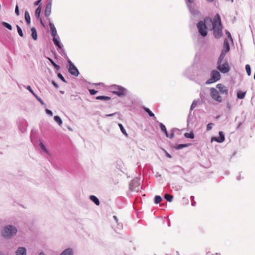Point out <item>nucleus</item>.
I'll list each match as a JSON object with an SVG mask.
<instances>
[{
    "label": "nucleus",
    "mask_w": 255,
    "mask_h": 255,
    "mask_svg": "<svg viewBox=\"0 0 255 255\" xmlns=\"http://www.w3.org/2000/svg\"><path fill=\"white\" fill-rule=\"evenodd\" d=\"M17 232V229L14 226L7 225L5 226L1 231L2 237L6 239H10L14 237Z\"/></svg>",
    "instance_id": "obj_2"
},
{
    "label": "nucleus",
    "mask_w": 255,
    "mask_h": 255,
    "mask_svg": "<svg viewBox=\"0 0 255 255\" xmlns=\"http://www.w3.org/2000/svg\"><path fill=\"white\" fill-rule=\"evenodd\" d=\"M40 23L42 25H43V26H45L44 24V23L42 21V19H40Z\"/></svg>",
    "instance_id": "obj_52"
},
{
    "label": "nucleus",
    "mask_w": 255,
    "mask_h": 255,
    "mask_svg": "<svg viewBox=\"0 0 255 255\" xmlns=\"http://www.w3.org/2000/svg\"><path fill=\"white\" fill-rule=\"evenodd\" d=\"M39 255H46L43 252H40L39 254Z\"/></svg>",
    "instance_id": "obj_53"
},
{
    "label": "nucleus",
    "mask_w": 255,
    "mask_h": 255,
    "mask_svg": "<svg viewBox=\"0 0 255 255\" xmlns=\"http://www.w3.org/2000/svg\"><path fill=\"white\" fill-rule=\"evenodd\" d=\"M209 2H212L214 0H207Z\"/></svg>",
    "instance_id": "obj_57"
},
{
    "label": "nucleus",
    "mask_w": 255,
    "mask_h": 255,
    "mask_svg": "<svg viewBox=\"0 0 255 255\" xmlns=\"http://www.w3.org/2000/svg\"><path fill=\"white\" fill-rule=\"evenodd\" d=\"M226 34H227V35L229 39H230L231 40H232V36H231V33H230V32H229V31H226Z\"/></svg>",
    "instance_id": "obj_44"
},
{
    "label": "nucleus",
    "mask_w": 255,
    "mask_h": 255,
    "mask_svg": "<svg viewBox=\"0 0 255 255\" xmlns=\"http://www.w3.org/2000/svg\"><path fill=\"white\" fill-rule=\"evenodd\" d=\"M60 255H74L73 251L71 248H67L62 251Z\"/></svg>",
    "instance_id": "obj_16"
},
{
    "label": "nucleus",
    "mask_w": 255,
    "mask_h": 255,
    "mask_svg": "<svg viewBox=\"0 0 255 255\" xmlns=\"http://www.w3.org/2000/svg\"><path fill=\"white\" fill-rule=\"evenodd\" d=\"M51 64H55L51 60Z\"/></svg>",
    "instance_id": "obj_59"
},
{
    "label": "nucleus",
    "mask_w": 255,
    "mask_h": 255,
    "mask_svg": "<svg viewBox=\"0 0 255 255\" xmlns=\"http://www.w3.org/2000/svg\"><path fill=\"white\" fill-rule=\"evenodd\" d=\"M246 70L249 76L251 75V69L250 65H246Z\"/></svg>",
    "instance_id": "obj_31"
},
{
    "label": "nucleus",
    "mask_w": 255,
    "mask_h": 255,
    "mask_svg": "<svg viewBox=\"0 0 255 255\" xmlns=\"http://www.w3.org/2000/svg\"><path fill=\"white\" fill-rule=\"evenodd\" d=\"M26 89L31 93L33 94V95H35L36 94H35V93L33 92V91L32 90V89H31V87L30 86H27L26 87Z\"/></svg>",
    "instance_id": "obj_40"
},
{
    "label": "nucleus",
    "mask_w": 255,
    "mask_h": 255,
    "mask_svg": "<svg viewBox=\"0 0 255 255\" xmlns=\"http://www.w3.org/2000/svg\"><path fill=\"white\" fill-rule=\"evenodd\" d=\"M89 91L90 94L91 95H95L98 92L97 91H96L94 89H90Z\"/></svg>",
    "instance_id": "obj_41"
},
{
    "label": "nucleus",
    "mask_w": 255,
    "mask_h": 255,
    "mask_svg": "<svg viewBox=\"0 0 255 255\" xmlns=\"http://www.w3.org/2000/svg\"><path fill=\"white\" fill-rule=\"evenodd\" d=\"M31 36L34 40L37 39V34L36 29L34 27L31 28Z\"/></svg>",
    "instance_id": "obj_18"
},
{
    "label": "nucleus",
    "mask_w": 255,
    "mask_h": 255,
    "mask_svg": "<svg viewBox=\"0 0 255 255\" xmlns=\"http://www.w3.org/2000/svg\"><path fill=\"white\" fill-rule=\"evenodd\" d=\"M217 69L223 73H227L230 70L229 65H218Z\"/></svg>",
    "instance_id": "obj_12"
},
{
    "label": "nucleus",
    "mask_w": 255,
    "mask_h": 255,
    "mask_svg": "<svg viewBox=\"0 0 255 255\" xmlns=\"http://www.w3.org/2000/svg\"><path fill=\"white\" fill-rule=\"evenodd\" d=\"M210 95L213 99L215 101L221 103L222 101V98L219 95V92L215 88H210Z\"/></svg>",
    "instance_id": "obj_8"
},
{
    "label": "nucleus",
    "mask_w": 255,
    "mask_h": 255,
    "mask_svg": "<svg viewBox=\"0 0 255 255\" xmlns=\"http://www.w3.org/2000/svg\"><path fill=\"white\" fill-rule=\"evenodd\" d=\"M41 10V5H39L38 7L36 8L35 12V17L39 19L40 18V14Z\"/></svg>",
    "instance_id": "obj_20"
},
{
    "label": "nucleus",
    "mask_w": 255,
    "mask_h": 255,
    "mask_svg": "<svg viewBox=\"0 0 255 255\" xmlns=\"http://www.w3.org/2000/svg\"><path fill=\"white\" fill-rule=\"evenodd\" d=\"M52 84L53 85V86L56 88H58V84L54 81H52Z\"/></svg>",
    "instance_id": "obj_49"
},
{
    "label": "nucleus",
    "mask_w": 255,
    "mask_h": 255,
    "mask_svg": "<svg viewBox=\"0 0 255 255\" xmlns=\"http://www.w3.org/2000/svg\"><path fill=\"white\" fill-rule=\"evenodd\" d=\"M197 27L199 33L202 36L205 37L207 35V27L204 21H200L197 24Z\"/></svg>",
    "instance_id": "obj_6"
},
{
    "label": "nucleus",
    "mask_w": 255,
    "mask_h": 255,
    "mask_svg": "<svg viewBox=\"0 0 255 255\" xmlns=\"http://www.w3.org/2000/svg\"><path fill=\"white\" fill-rule=\"evenodd\" d=\"M96 100L109 101L111 99V97L105 96H99L96 97Z\"/></svg>",
    "instance_id": "obj_22"
},
{
    "label": "nucleus",
    "mask_w": 255,
    "mask_h": 255,
    "mask_svg": "<svg viewBox=\"0 0 255 255\" xmlns=\"http://www.w3.org/2000/svg\"><path fill=\"white\" fill-rule=\"evenodd\" d=\"M90 200L93 201L96 205H100V201L98 199L97 197H96L94 195H91L90 196Z\"/></svg>",
    "instance_id": "obj_19"
},
{
    "label": "nucleus",
    "mask_w": 255,
    "mask_h": 255,
    "mask_svg": "<svg viewBox=\"0 0 255 255\" xmlns=\"http://www.w3.org/2000/svg\"><path fill=\"white\" fill-rule=\"evenodd\" d=\"M184 136L186 138H189L193 139L194 137V135L192 132H191L190 133L186 132L184 134Z\"/></svg>",
    "instance_id": "obj_28"
},
{
    "label": "nucleus",
    "mask_w": 255,
    "mask_h": 255,
    "mask_svg": "<svg viewBox=\"0 0 255 255\" xmlns=\"http://www.w3.org/2000/svg\"><path fill=\"white\" fill-rule=\"evenodd\" d=\"M229 43L227 39H225L224 41L223 48L222 51V53L220 55V56L219 57V59L218 60V64H221V63L222 62V60L224 58L225 55L229 51Z\"/></svg>",
    "instance_id": "obj_7"
},
{
    "label": "nucleus",
    "mask_w": 255,
    "mask_h": 255,
    "mask_svg": "<svg viewBox=\"0 0 255 255\" xmlns=\"http://www.w3.org/2000/svg\"><path fill=\"white\" fill-rule=\"evenodd\" d=\"M119 126L120 128V129H121L122 132L124 134H125V135L128 136V133H127L125 129L124 128L123 126L122 125V124H119Z\"/></svg>",
    "instance_id": "obj_29"
},
{
    "label": "nucleus",
    "mask_w": 255,
    "mask_h": 255,
    "mask_svg": "<svg viewBox=\"0 0 255 255\" xmlns=\"http://www.w3.org/2000/svg\"><path fill=\"white\" fill-rule=\"evenodd\" d=\"M213 140H215L218 142L221 143L224 141L225 135L223 131L219 132V136L218 137H214Z\"/></svg>",
    "instance_id": "obj_13"
},
{
    "label": "nucleus",
    "mask_w": 255,
    "mask_h": 255,
    "mask_svg": "<svg viewBox=\"0 0 255 255\" xmlns=\"http://www.w3.org/2000/svg\"><path fill=\"white\" fill-rule=\"evenodd\" d=\"M34 97L41 104V105L45 106V104L44 103V102L42 101V100L39 97H38L36 94L35 95H34Z\"/></svg>",
    "instance_id": "obj_36"
},
{
    "label": "nucleus",
    "mask_w": 255,
    "mask_h": 255,
    "mask_svg": "<svg viewBox=\"0 0 255 255\" xmlns=\"http://www.w3.org/2000/svg\"><path fill=\"white\" fill-rule=\"evenodd\" d=\"M162 201V198L160 196L156 195L154 198V203L158 204Z\"/></svg>",
    "instance_id": "obj_30"
},
{
    "label": "nucleus",
    "mask_w": 255,
    "mask_h": 255,
    "mask_svg": "<svg viewBox=\"0 0 255 255\" xmlns=\"http://www.w3.org/2000/svg\"><path fill=\"white\" fill-rule=\"evenodd\" d=\"M51 3H48L45 7V10H44V14L45 16L46 17H49L51 13Z\"/></svg>",
    "instance_id": "obj_15"
},
{
    "label": "nucleus",
    "mask_w": 255,
    "mask_h": 255,
    "mask_svg": "<svg viewBox=\"0 0 255 255\" xmlns=\"http://www.w3.org/2000/svg\"><path fill=\"white\" fill-rule=\"evenodd\" d=\"M2 25L5 26V27H6L7 28H8L9 30H11L12 29V27L8 23L6 22H2Z\"/></svg>",
    "instance_id": "obj_35"
},
{
    "label": "nucleus",
    "mask_w": 255,
    "mask_h": 255,
    "mask_svg": "<svg viewBox=\"0 0 255 255\" xmlns=\"http://www.w3.org/2000/svg\"><path fill=\"white\" fill-rule=\"evenodd\" d=\"M246 94V92L239 91L237 93V97L239 99H243L245 97Z\"/></svg>",
    "instance_id": "obj_23"
},
{
    "label": "nucleus",
    "mask_w": 255,
    "mask_h": 255,
    "mask_svg": "<svg viewBox=\"0 0 255 255\" xmlns=\"http://www.w3.org/2000/svg\"><path fill=\"white\" fill-rule=\"evenodd\" d=\"M113 218H114V220L116 221V222H118V218H117V217L116 216H114L113 217Z\"/></svg>",
    "instance_id": "obj_51"
},
{
    "label": "nucleus",
    "mask_w": 255,
    "mask_h": 255,
    "mask_svg": "<svg viewBox=\"0 0 255 255\" xmlns=\"http://www.w3.org/2000/svg\"><path fill=\"white\" fill-rule=\"evenodd\" d=\"M16 28H17V32L19 34V35L21 36V37H23V32H22V29H21V28L20 27V26H19L18 25H16Z\"/></svg>",
    "instance_id": "obj_32"
},
{
    "label": "nucleus",
    "mask_w": 255,
    "mask_h": 255,
    "mask_svg": "<svg viewBox=\"0 0 255 255\" xmlns=\"http://www.w3.org/2000/svg\"><path fill=\"white\" fill-rule=\"evenodd\" d=\"M112 89L113 90V93L119 97H123L127 94V90L121 86L114 85L112 86Z\"/></svg>",
    "instance_id": "obj_5"
},
{
    "label": "nucleus",
    "mask_w": 255,
    "mask_h": 255,
    "mask_svg": "<svg viewBox=\"0 0 255 255\" xmlns=\"http://www.w3.org/2000/svg\"><path fill=\"white\" fill-rule=\"evenodd\" d=\"M164 198L167 201L171 202L173 200V196L166 193L164 195Z\"/></svg>",
    "instance_id": "obj_26"
},
{
    "label": "nucleus",
    "mask_w": 255,
    "mask_h": 255,
    "mask_svg": "<svg viewBox=\"0 0 255 255\" xmlns=\"http://www.w3.org/2000/svg\"><path fill=\"white\" fill-rule=\"evenodd\" d=\"M216 88H218L220 92L222 94H225L226 96L228 95V90L227 87L223 85L222 84H218L216 86Z\"/></svg>",
    "instance_id": "obj_10"
},
{
    "label": "nucleus",
    "mask_w": 255,
    "mask_h": 255,
    "mask_svg": "<svg viewBox=\"0 0 255 255\" xmlns=\"http://www.w3.org/2000/svg\"><path fill=\"white\" fill-rule=\"evenodd\" d=\"M210 78L206 82V84L209 85L219 81L221 78L220 72L216 70H213L210 73Z\"/></svg>",
    "instance_id": "obj_4"
},
{
    "label": "nucleus",
    "mask_w": 255,
    "mask_h": 255,
    "mask_svg": "<svg viewBox=\"0 0 255 255\" xmlns=\"http://www.w3.org/2000/svg\"><path fill=\"white\" fill-rule=\"evenodd\" d=\"M191 199L193 200V201H194V197L193 196H191Z\"/></svg>",
    "instance_id": "obj_56"
},
{
    "label": "nucleus",
    "mask_w": 255,
    "mask_h": 255,
    "mask_svg": "<svg viewBox=\"0 0 255 255\" xmlns=\"http://www.w3.org/2000/svg\"><path fill=\"white\" fill-rule=\"evenodd\" d=\"M54 119L55 121L56 122H57L60 126H61V125L62 124V121L59 116H54Z\"/></svg>",
    "instance_id": "obj_27"
},
{
    "label": "nucleus",
    "mask_w": 255,
    "mask_h": 255,
    "mask_svg": "<svg viewBox=\"0 0 255 255\" xmlns=\"http://www.w3.org/2000/svg\"><path fill=\"white\" fill-rule=\"evenodd\" d=\"M41 0H37L36 1H35V2H34V5H39V4L40 3V2H41Z\"/></svg>",
    "instance_id": "obj_48"
},
{
    "label": "nucleus",
    "mask_w": 255,
    "mask_h": 255,
    "mask_svg": "<svg viewBox=\"0 0 255 255\" xmlns=\"http://www.w3.org/2000/svg\"><path fill=\"white\" fill-rule=\"evenodd\" d=\"M68 128L70 130H72V128H71L68 127Z\"/></svg>",
    "instance_id": "obj_58"
},
{
    "label": "nucleus",
    "mask_w": 255,
    "mask_h": 255,
    "mask_svg": "<svg viewBox=\"0 0 255 255\" xmlns=\"http://www.w3.org/2000/svg\"><path fill=\"white\" fill-rule=\"evenodd\" d=\"M129 185L131 191H138L139 188V180L137 179H133L130 181Z\"/></svg>",
    "instance_id": "obj_9"
},
{
    "label": "nucleus",
    "mask_w": 255,
    "mask_h": 255,
    "mask_svg": "<svg viewBox=\"0 0 255 255\" xmlns=\"http://www.w3.org/2000/svg\"><path fill=\"white\" fill-rule=\"evenodd\" d=\"M58 77L62 81H63L65 83H67V81L65 80L62 75L60 73H58L57 74Z\"/></svg>",
    "instance_id": "obj_38"
},
{
    "label": "nucleus",
    "mask_w": 255,
    "mask_h": 255,
    "mask_svg": "<svg viewBox=\"0 0 255 255\" xmlns=\"http://www.w3.org/2000/svg\"><path fill=\"white\" fill-rule=\"evenodd\" d=\"M15 12L17 15H19V11L18 7L17 5H16L15 6Z\"/></svg>",
    "instance_id": "obj_43"
},
{
    "label": "nucleus",
    "mask_w": 255,
    "mask_h": 255,
    "mask_svg": "<svg viewBox=\"0 0 255 255\" xmlns=\"http://www.w3.org/2000/svg\"><path fill=\"white\" fill-rule=\"evenodd\" d=\"M214 124L213 123H209L207 126V130L209 131L212 128V126Z\"/></svg>",
    "instance_id": "obj_39"
},
{
    "label": "nucleus",
    "mask_w": 255,
    "mask_h": 255,
    "mask_svg": "<svg viewBox=\"0 0 255 255\" xmlns=\"http://www.w3.org/2000/svg\"><path fill=\"white\" fill-rule=\"evenodd\" d=\"M164 152H165V154L166 155V156L170 158H171L172 157L171 155L168 153L166 150H164Z\"/></svg>",
    "instance_id": "obj_46"
},
{
    "label": "nucleus",
    "mask_w": 255,
    "mask_h": 255,
    "mask_svg": "<svg viewBox=\"0 0 255 255\" xmlns=\"http://www.w3.org/2000/svg\"><path fill=\"white\" fill-rule=\"evenodd\" d=\"M197 105V102L196 101V100H194L190 107V110L192 111L194 108L196 107Z\"/></svg>",
    "instance_id": "obj_37"
},
{
    "label": "nucleus",
    "mask_w": 255,
    "mask_h": 255,
    "mask_svg": "<svg viewBox=\"0 0 255 255\" xmlns=\"http://www.w3.org/2000/svg\"><path fill=\"white\" fill-rule=\"evenodd\" d=\"M54 68L56 69V71H58L60 69V66L59 65H53Z\"/></svg>",
    "instance_id": "obj_47"
},
{
    "label": "nucleus",
    "mask_w": 255,
    "mask_h": 255,
    "mask_svg": "<svg viewBox=\"0 0 255 255\" xmlns=\"http://www.w3.org/2000/svg\"><path fill=\"white\" fill-rule=\"evenodd\" d=\"M160 127L161 130L163 131L165 133L166 136L167 137H168L169 134L166 130L165 126L162 123H160Z\"/></svg>",
    "instance_id": "obj_25"
},
{
    "label": "nucleus",
    "mask_w": 255,
    "mask_h": 255,
    "mask_svg": "<svg viewBox=\"0 0 255 255\" xmlns=\"http://www.w3.org/2000/svg\"><path fill=\"white\" fill-rule=\"evenodd\" d=\"M39 146L44 152H47V153L48 152L47 149H46V147L43 144L42 142H40L39 143Z\"/></svg>",
    "instance_id": "obj_33"
},
{
    "label": "nucleus",
    "mask_w": 255,
    "mask_h": 255,
    "mask_svg": "<svg viewBox=\"0 0 255 255\" xmlns=\"http://www.w3.org/2000/svg\"><path fill=\"white\" fill-rule=\"evenodd\" d=\"M0 255H3V254L2 252H0Z\"/></svg>",
    "instance_id": "obj_60"
},
{
    "label": "nucleus",
    "mask_w": 255,
    "mask_h": 255,
    "mask_svg": "<svg viewBox=\"0 0 255 255\" xmlns=\"http://www.w3.org/2000/svg\"><path fill=\"white\" fill-rule=\"evenodd\" d=\"M49 23V26L51 31V34L53 37V42L56 46L58 48H61V44L59 40V36L57 34V30L55 27L54 24L51 22L50 19L48 18Z\"/></svg>",
    "instance_id": "obj_3"
},
{
    "label": "nucleus",
    "mask_w": 255,
    "mask_h": 255,
    "mask_svg": "<svg viewBox=\"0 0 255 255\" xmlns=\"http://www.w3.org/2000/svg\"><path fill=\"white\" fill-rule=\"evenodd\" d=\"M212 28L213 34L215 38H219L223 35V26L221 23V19L220 15L217 14L212 21Z\"/></svg>",
    "instance_id": "obj_1"
},
{
    "label": "nucleus",
    "mask_w": 255,
    "mask_h": 255,
    "mask_svg": "<svg viewBox=\"0 0 255 255\" xmlns=\"http://www.w3.org/2000/svg\"><path fill=\"white\" fill-rule=\"evenodd\" d=\"M176 130H178V129L177 128H175L172 129V130H171V134L168 136V137H169V138L172 139L174 137V131Z\"/></svg>",
    "instance_id": "obj_34"
},
{
    "label": "nucleus",
    "mask_w": 255,
    "mask_h": 255,
    "mask_svg": "<svg viewBox=\"0 0 255 255\" xmlns=\"http://www.w3.org/2000/svg\"><path fill=\"white\" fill-rule=\"evenodd\" d=\"M45 111L48 115H49L50 116H52L53 113L51 111L48 109H46Z\"/></svg>",
    "instance_id": "obj_42"
},
{
    "label": "nucleus",
    "mask_w": 255,
    "mask_h": 255,
    "mask_svg": "<svg viewBox=\"0 0 255 255\" xmlns=\"http://www.w3.org/2000/svg\"><path fill=\"white\" fill-rule=\"evenodd\" d=\"M116 114V113H114L113 114H107L105 115L106 117H112L114 115H115Z\"/></svg>",
    "instance_id": "obj_50"
},
{
    "label": "nucleus",
    "mask_w": 255,
    "mask_h": 255,
    "mask_svg": "<svg viewBox=\"0 0 255 255\" xmlns=\"http://www.w3.org/2000/svg\"><path fill=\"white\" fill-rule=\"evenodd\" d=\"M68 63L69 64H72L70 61H69Z\"/></svg>",
    "instance_id": "obj_61"
},
{
    "label": "nucleus",
    "mask_w": 255,
    "mask_h": 255,
    "mask_svg": "<svg viewBox=\"0 0 255 255\" xmlns=\"http://www.w3.org/2000/svg\"><path fill=\"white\" fill-rule=\"evenodd\" d=\"M102 84H103L102 83H97V84H94V85H101Z\"/></svg>",
    "instance_id": "obj_54"
},
{
    "label": "nucleus",
    "mask_w": 255,
    "mask_h": 255,
    "mask_svg": "<svg viewBox=\"0 0 255 255\" xmlns=\"http://www.w3.org/2000/svg\"><path fill=\"white\" fill-rule=\"evenodd\" d=\"M196 202L193 201V203H192V206H194L195 205Z\"/></svg>",
    "instance_id": "obj_55"
},
{
    "label": "nucleus",
    "mask_w": 255,
    "mask_h": 255,
    "mask_svg": "<svg viewBox=\"0 0 255 255\" xmlns=\"http://www.w3.org/2000/svg\"><path fill=\"white\" fill-rule=\"evenodd\" d=\"M24 18L27 23V24L29 25L30 23V22H31L30 21V16L29 12L27 11H25Z\"/></svg>",
    "instance_id": "obj_21"
},
{
    "label": "nucleus",
    "mask_w": 255,
    "mask_h": 255,
    "mask_svg": "<svg viewBox=\"0 0 255 255\" xmlns=\"http://www.w3.org/2000/svg\"><path fill=\"white\" fill-rule=\"evenodd\" d=\"M68 71L69 73L75 76H77L79 73L75 65H69Z\"/></svg>",
    "instance_id": "obj_11"
},
{
    "label": "nucleus",
    "mask_w": 255,
    "mask_h": 255,
    "mask_svg": "<svg viewBox=\"0 0 255 255\" xmlns=\"http://www.w3.org/2000/svg\"><path fill=\"white\" fill-rule=\"evenodd\" d=\"M143 109L145 112L148 114L150 117H153L154 119H156L154 114L148 108L146 107H143Z\"/></svg>",
    "instance_id": "obj_24"
},
{
    "label": "nucleus",
    "mask_w": 255,
    "mask_h": 255,
    "mask_svg": "<svg viewBox=\"0 0 255 255\" xmlns=\"http://www.w3.org/2000/svg\"><path fill=\"white\" fill-rule=\"evenodd\" d=\"M191 144L188 143V144H177L173 146V147L175 148L176 149H180L184 147H186L190 145Z\"/></svg>",
    "instance_id": "obj_17"
},
{
    "label": "nucleus",
    "mask_w": 255,
    "mask_h": 255,
    "mask_svg": "<svg viewBox=\"0 0 255 255\" xmlns=\"http://www.w3.org/2000/svg\"><path fill=\"white\" fill-rule=\"evenodd\" d=\"M194 0H186V2L187 4L188 5V4H191L193 3Z\"/></svg>",
    "instance_id": "obj_45"
},
{
    "label": "nucleus",
    "mask_w": 255,
    "mask_h": 255,
    "mask_svg": "<svg viewBox=\"0 0 255 255\" xmlns=\"http://www.w3.org/2000/svg\"><path fill=\"white\" fill-rule=\"evenodd\" d=\"M16 255H26V249L24 247H18L15 251Z\"/></svg>",
    "instance_id": "obj_14"
}]
</instances>
